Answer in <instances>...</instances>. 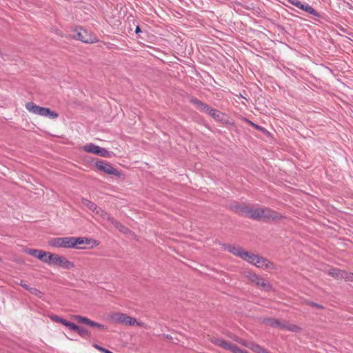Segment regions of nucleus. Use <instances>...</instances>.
I'll use <instances>...</instances> for the list:
<instances>
[{
    "label": "nucleus",
    "instance_id": "obj_9",
    "mask_svg": "<svg viewBox=\"0 0 353 353\" xmlns=\"http://www.w3.org/2000/svg\"><path fill=\"white\" fill-rule=\"evenodd\" d=\"M95 166L101 172L109 175H114L118 177L121 176V172L114 168L109 162L102 160L97 161Z\"/></svg>",
    "mask_w": 353,
    "mask_h": 353
},
{
    "label": "nucleus",
    "instance_id": "obj_12",
    "mask_svg": "<svg viewBox=\"0 0 353 353\" xmlns=\"http://www.w3.org/2000/svg\"><path fill=\"white\" fill-rule=\"evenodd\" d=\"M234 340L245 347H248L250 350L256 353H271L268 350L263 348L258 344L254 343H249L239 338H235Z\"/></svg>",
    "mask_w": 353,
    "mask_h": 353
},
{
    "label": "nucleus",
    "instance_id": "obj_27",
    "mask_svg": "<svg viewBox=\"0 0 353 353\" xmlns=\"http://www.w3.org/2000/svg\"><path fill=\"white\" fill-rule=\"evenodd\" d=\"M245 276L250 280L253 283H256V281H257L258 278L259 277L258 275H256V274L254 273H252V272H245Z\"/></svg>",
    "mask_w": 353,
    "mask_h": 353
},
{
    "label": "nucleus",
    "instance_id": "obj_35",
    "mask_svg": "<svg viewBox=\"0 0 353 353\" xmlns=\"http://www.w3.org/2000/svg\"><path fill=\"white\" fill-rule=\"evenodd\" d=\"M135 32H136L137 33H138V32H141V29H140V28H139V26H137V27L136 28V30H135Z\"/></svg>",
    "mask_w": 353,
    "mask_h": 353
},
{
    "label": "nucleus",
    "instance_id": "obj_31",
    "mask_svg": "<svg viewBox=\"0 0 353 353\" xmlns=\"http://www.w3.org/2000/svg\"><path fill=\"white\" fill-rule=\"evenodd\" d=\"M288 1L299 8H300V6L301 5V2L298 0H288Z\"/></svg>",
    "mask_w": 353,
    "mask_h": 353
},
{
    "label": "nucleus",
    "instance_id": "obj_23",
    "mask_svg": "<svg viewBox=\"0 0 353 353\" xmlns=\"http://www.w3.org/2000/svg\"><path fill=\"white\" fill-rule=\"evenodd\" d=\"M265 323L272 327H279L281 328L282 323L274 319H268L265 321Z\"/></svg>",
    "mask_w": 353,
    "mask_h": 353
},
{
    "label": "nucleus",
    "instance_id": "obj_2",
    "mask_svg": "<svg viewBox=\"0 0 353 353\" xmlns=\"http://www.w3.org/2000/svg\"><path fill=\"white\" fill-rule=\"evenodd\" d=\"M226 250L234 256L240 257L241 259L259 268H262L267 271L275 270L274 265L267 259L252 252L245 251L241 247L228 245Z\"/></svg>",
    "mask_w": 353,
    "mask_h": 353
},
{
    "label": "nucleus",
    "instance_id": "obj_8",
    "mask_svg": "<svg viewBox=\"0 0 353 353\" xmlns=\"http://www.w3.org/2000/svg\"><path fill=\"white\" fill-rule=\"evenodd\" d=\"M83 151L91 153L93 154L99 155L101 157L110 158L111 153L105 148L96 145L92 143H88L81 148Z\"/></svg>",
    "mask_w": 353,
    "mask_h": 353
},
{
    "label": "nucleus",
    "instance_id": "obj_19",
    "mask_svg": "<svg viewBox=\"0 0 353 353\" xmlns=\"http://www.w3.org/2000/svg\"><path fill=\"white\" fill-rule=\"evenodd\" d=\"M191 103L194 104L198 110L202 112H206V110L209 107L208 105L203 103L202 101L196 99H192L190 100Z\"/></svg>",
    "mask_w": 353,
    "mask_h": 353
},
{
    "label": "nucleus",
    "instance_id": "obj_26",
    "mask_svg": "<svg viewBox=\"0 0 353 353\" xmlns=\"http://www.w3.org/2000/svg\"><path fill=\"white\" fill-rule=\"evenodd\" d=\"M76 332L79 334V336L82 337H85L90 335V332L88 330L80 326H79L78 330H77Z\"/></svg>",
    "mask_w": 353,
    "mask_h": 353
},
{
    "label": "nucleus",
    "instance_id": "obj_18",
    "mask_svg": "<svg viewBox=\"0 0 353 353\" xmlns=\"http://www.w3.org/2000/svg\"><path fill=\"white\" fill-rule=\"evenodd\" d=\"M96 215H98L99 216L101 217L103 219H107L108 221H110V219L112 218L111 216H110L105 211H104L103 209L99 207H96V209L92 211Z\"/></svg>",
    "mask_w": 353,
    "mask_h": 353
},
{
    "label": "nucleus",
    "instance_id": "obj_28",
    "mask_svg": "<svg viewBox=\"0 0 353 353\" xmlns=\"http://www.w3.org/2000/svg\"><path fill=\"white\" fill-rule=\"evenodd\" d=\"M50 319L54 321V322H56V323H61L62 325H64L66 320L63 319V318H61L57 315H52L50 316Z\"/></svg>",
    "mask_w": 353,
    "mask_h": 353
},
{
    "label": "nucleus",
    "instance_id": "obj_13",
    "mask_svg": "<svg viewBox=\"0 0 353 353\" xmlns=\"http://www.w3.org/2000/svg\"><path fill=\"white\" fill-rule=\"evenodd\" d=\"M74 37L84 43H92L97 41L95 37L92 36L85 30L80 28Z\"/></svg>",
    "mask_w": 353,
    "mask_h": 353
},
{
    "label": "nucleus",
    "instance_id": "obj_29",
    "mask_svg": "<svg viewBox=\"0 0 353 353\" xmlns=\"http://www.w3.org/2000/svg\"><path fill=\"white\" fill-rule=\"evenodd\" d=\"M64 325L68 327L70 330L75 331V332L77 331V330H78V327H79L78 325H75L73 323L69 322L68 321H65Z\"/></svg>",
    "mask_w": 353,
    "mask_h": 353
},
{
    "label": "nucleus",
    "instance_id": "obj_32",
    "mask_svg": "<svg viewBox=\"0 0 353 353\" xmlns=\"http://www.w3.org/2000/svg\"><path fill=\"white\" fill-rule=\"evenodd\" d=\"M246 121H247V122H248L250 125H252V126L254 127L256 129H260V128H259L257 125L254 124L253 122H252V121H248V120H246Z\"/></svg>",
    "mask_w": 353,
    "mask_h": 353
},
{
    "label": "nucleus",
    "instance_id": "obj_10",
    "mask_svg": "<svg viewBox=\"0 0 353 353\" xmlns=\"http://www.w3.org/2000/svg\"><path fill=\"white\" fill-rule=\"evenodd\" d=\"M210 341L213 344L219 346L224 350H230L233 353H249L246 350H241L236 345L232 344L231 343L228 342L222 339L212 338Z\"/></svg>",
    "mask_w": 353,
    "mask_h": 353
},
{
    "label": "nucleus",
    "instance_id": "obj_7",
    "mask_svg": "<svg viewBox=\"0 0 353 353\" xmlns=\"http://www.w3.org/2000/svg\"><path fill=\"white\" fill-rule=\"evenodd\" d=\"M25 106L29 112L41 117H49L50 119H56L59 116L56 112L52 111L48 108L39 106L33 102H28L26 103Z\"/></svg>",
    "mask_w": 353,
    "mask_h": 353
},
{
    "label": "nucleus",
    "instance_id": "obj_3",
    "mask_svg": "<svg viewBox=\"0 0 353 353\" xmlns=\"http://www.w3.org/2000/svg\"><path fill=\"white\" fill-rule=\"evenodd\" d=\"M48 244L50 247L55 248L83 249L84 247L81 246L82 245L92 244L97 246L99 245V243L95 239L86 237L66 236L51 238L48 240Z\"/></svg>",
    "mask_w": 353,
    "mask_h": 353
},
{
    "label": "nucleus",
    "instance_id": "obj_30",
    "mask_svg": "<svg viewBox=\"0 0 353 353\" xmlns=\"http://www.w3.org/2000/svg\"><path fill=\"white\" fill-rule=\"evenodd\" d=\"M28 290L31 294L38 297H41V296L43 295V293L35 288H30V289H28Z\"/></svg>",
    "mask_w": 353,
    "mask_h": 353
},
{
    "label": "nucleus",
    "instance_id": "obj_1",
    "mask_svg": "<svg viewBox=\"0 0 353 353\" xmlns=\"http://www.w3.org/2000/svg\"><path fill=\"white\" fill-rule=\"evenodd\" d=\"M226 250L234 256L240 257L241 259L259 268H262L267 271L275 270L274 265L267 259L252 252L245 251L241 247L228 245Z\"/></svg>",
    "mask_w": 353,
    "mask_h": 353
},
{
    "label": "nucleus",
    "instance_id": "obj_36",
    "mask_svg": "<svg viewBox=\"0 0 353 353\" xmlns=\"http://www.w3.org/2000/svg\"><path fill=\"white\" fill-rule=\"evenodd\" d=\"M21 286H22V287H23L24 288H26V289H27V290H28V289H29V288H28V285H26V284H22V283H21Z\"/></svg>",
    "mask_w": 353,
    "mask_h": 353
},
{
    "label": "nucleus",
    "instance_id": "obj_20",
    "mask_svg": "<svg viewBox=\"0 0 353 353\" xmlns=\"http://www.w3.org/2000/svg\"><path fill=\"white\" fill-rule=\"evenodd\" d=\"M258 286L264 288L266 290H269L271 289L272 286L269 282L266 281L265 279L259 277L257 281L255 283Z\"/></svg>",
    "mask_w": 353,
    "mask_h": 353
},
{
    "label": "nucleus",
    "instance_id": "obj_17",
    "mask_svg": "<svg viewBox=\"0 0 353 353\" xmlns=\"http://www.w3.org/2000/svg\"><path fill=\"white\" fill-rule=\"evenodd\" d=\"M281 329L287 330L294 332H300L301 331V328L299 326L288 323H282Z\"/></svg>",
    "mask_w": 353,
    "mask_h": 353
},
{
    "label": "nucleus",
    "instance_id": "obj_33",
    "mask_svg": "<svg viewBox=\"0 0 353 353\" xmlns=\"http://www.w3.org/2000/svg\"><path fill=\"white\" fill-rule=\"evenodd\" d=\"M99 351L103 352V353H109L110 352V350H108L107 349H105L103 347L99 348Z\"/></svg>",
    "mask_w": 353,
    "mask_h": 353
},
{
    "label": "nucleus",
    "instance_id": "obj_15",
    "mask_svg": "<svg viewBox=\"0 0 353 353\" xmlns=\"http://www.w3.org/2000/svg\"><path fill=\"white\" fill-rule=\"evenodd\" d=\"M117 230H119L120 232H121L123 234H130L131 233V231L126 228L125 225H123L122 223H121L119 221L114 219L113 217L110 219L109 221Z\"/></svg>",
    "mask_w": 353,
    "mask_h": 353
},
{
    "label": "nucleus",
    "instance_id": "obj_24",
    "mask_svg": "<svg viewBox=\"0 0 353 353\" xmlns=\"http://www.w3.org/2000/svg\"><path fill=\"white\" fill-rule=\"evenodd\" d=\"M82 203L87 206L90 210L93 211L96 209L97 205L87 199H82Z\"/></svg>",
    "mask_w": 353,
    "mask_h": 353
},
{
    "label": "nucleus",
    "instance_id": "obj_6",
    "mask_svg": "<svg viewBox=\"0 0 353 353\" xmlns=\"http://www.w3.org/2000/svg\"><path fill=\"white\" fill-rule=\"evenodd\" d=\"M45 263L49 265H57L65 270H72L75 267L74 263L65 256L48 252Z\"/></svg>",
    "mask_w": 353,
    "mask_h": 353
},
{
    "label": "nucleus",
    "instance_id": "obj_21",
    "mask_svg": "<svg viewBox=\"0 0 353 353\" xmlns=\"http://www.w3.org/2000/svg\"><path fill=\"white\" fill-rule=\"evenodd\" d=\"M340 274V279H344L345 281H353V273L347 272L341 270Z\"/></svg>",
    "mask_w": 353,
    "mask_h": 353
},
{
    "label": "nucleus",
    "instance_id": "obj_34",
    "mask_svg": "<svg viewBox=\"0 0 353 353\" xmlns=\"http://www.w3.org/2000/svg\"><path fill=\"white\" fill-rule=\"evenodd\" d=\"M311 305L314 306V307H316L317 308H322V306L319 305V304H316V303H310Z\"/></svg>",
    "mask_w": 353,
    "mask_h": 353
},
{
    "label": "nucleus",
    "instance_id": "obj_22",
    "mask_svg": "<svg viewBox=\"0 0 353 353\" xmlns=\"http://www.w3.org/2000/svg\"><path fill=\"white\" fill-rule=\"evenodd\" d=\"M300 9L314 15H317L316 10L308 4H303L300 6Z\"/></svg>",
    "mask_w": 353,
    "mask_h": 353
},
{
    "label": "nucleus",
    "instance_id": "obj_4",
    "mask_svg": "<svg viewBox=\"0 0 353 353\" xmlns=\"http://www.w3.org/2000/svg\"><path fill=\"white\" fill-rule=\"evenodd\" d=\"M239 212L245 216L256 220H279L283 216L277 212L267 208L239 207Z\"/></svg>",
    "mask_w": 353,
    "mask_h": 353
},
{
    "label": "nucleus",
    "instance_id": "obj_16",
    "mask_svg": "<svg viewBox=\"0 0 353 353\" xmlns=\"http://www.w3.org/2000/svg\"><path fill=\"white\" fill-rule=\"evenodd\" d=\"M205 112L208 113L212 118L217 121L223 120L224 114L219 110L212 109L210 106L208 108Z\"/></svg>",
    "mask_w": 353,
    "mask_h": 353
},
{
    "label": "nucleus",
    "instance_id": "obj_14",
    "mask_svg": "<svg viewBox=\"0 0 353 353\" xmlns=\"http://www.w3.org/2000/svg\"><path fill=\"white\" fill-rule=\"evenodd\" d=\"M26 252L30 255L39 259V260L42 261L44 263L46 261L47 256L48 255V252L37 249H28V250H26Z\"/></svg>",
    "mask_w": 353,
    "mask_h": 353
},
{
    "label": "nucleus",
    "instance_id": "obj_38",
    "mask_svg": "<svg viewBox=\"0 0 353 353\" xmlns=\"http://www.w3.org/2000/svg\"><path fill=\"white\" fill-rule=\"evenodd\" d=\"M109 353H113V352H110H110H109Z\"/></svg>",
    "mask_w": 353,
    "mask_h": 353
},
{
    "label": "nucleus",
    "instance_id": "obj_11",
    "mask_svg": "<svg viewBox=\"0 0 353 353\" xmlns=\"http://www.w3.org/2000/svg\"><path fill=\"white\" fill-rule=\"evenodd\" d=\"M72 319L79 323L85 324L90 327H96L103 330H106V327L105 325L100 324L97 322L93 321L85 316H82L80 315H74L72 316Z\"/></svg>",
    "mask_w": 353,
    "mask_h": 353
},
{
    "label": "nucleus",
    "instance_id": "obj_37",
    "mask_svg": "<svg viewBox=\"0 0 353 353\" xmlns=\"http://www.w3.org/2000/svg\"><path fill=\"white\" fill-rule=\"evenodd\" d=\"M94 346L95 348H97L99 350V348H102V347H100V346H99L97 345H94Z\"/></svg>",
    "mask_w": 353,
    "mask_h": 353
},
{
    "label": "nucleus",
    "instance_id": "obj_5",
    "mask_svg": "<svg viewBox=\"0 0 353 353\" xmlns=\"http://www.w3.org/2000/svg\"><path fill=\"white\" fill-rule=\"evenodd\" d=\"M110 321L112 323L121 324L127 326H139L145 327V325L143 322H139L135 318L131 317L125 313L122 312H114L109 316Z\"/></svg>",
    "mask_w": 353,
    "mask_h": 353
},
{
    "label": "nucleus",
    "instance_id": "obj_25",
    "mask_svg": "<svg viewBox=\"0 0 353 353\" xmlns=\"http://www.w3.org/2000/svg\"><path fill=\"white\" fill-rule=\"evenodd\" d=\"M341 270L332 268L330 269L328 272V274L333 276L335 279H340V274Z\"/></svg>",
    "mask_w": 353,
    "mask_h": 353
}]
</instances>
